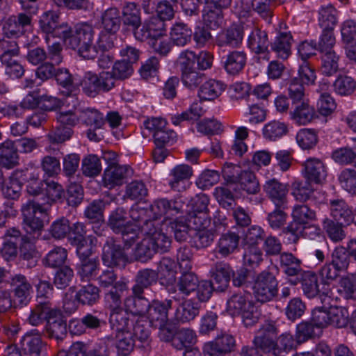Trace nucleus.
I'll return each mask as SVG.
<instances>
[{
  "label": "nucleus",
  "instance_id": "f257e3e1",
  "mask_svg": "<svg viewBox=\"0 0 356 356\" xmlns=\"http://www.w3.org/2000/svg\"><path fill=\"white\" fill-rule=\"evenodd\" d=\"M95 31L88 24H78L74 27L69 47L78 49L79 55L86 59H94L97 57L96 47L92 46Z\"/></svg>",
  "mask_w": 356,
  "mask_h": 356
},
{
  "label": "nucleus",
  "instance_id": "f03ea898",
  "mask_svg": "<svg viewBox=\"0 0 356 356\" xmlns=\"http://www.w3.org/2000/svg\"><path fill=\"white\" fill-rule=\"evenodd\" d=\"M47 207L40 203L39 200H29L23 205V223L27 233L32 234L43 228L44 222L47 219Z\"/></svg>",
  "mask_w": 356,
  "mask_h": 356
},
{
  "label": "nucleus",
  "instance_id": "7ed1b4c3",
  "mask_svg": "<svg viewBox=\"0 0 356 356\" xmlns=\"http://www.w3.org/2000/svg\"><path fill=\"white\" fill-rule=\"evenodd\" d=\"M78 83L87 96L95 97L102 92H108L113 88V77L110 72H102L98 75L87 72Z\"/></svg>",
  "mask_w": 356,
  "mask_h": 356
},
{
  "label": "nucleus",
  "instance_id": "20e7f679",
  "mask_svg": "<svg viewBox=\"0 0 356 356\" xmlns=\"http://www.w3.org/2000/svg\"><path fill=\"white\" fill-rule=\"evenodd\" d=\"M275 276L264 270L257 275L252 286L253 294L257 301L266 302L273 300L278 292Z\"/></svg>",
  "mask_w": 356,
  "mask_h": 356
},
{
  "label": "nucleus",
  "instance_id": "39448f33",
  "mask_svg": "<svg viewBox=\"0 0 356 356\" xmlns=\"http://www.w3.org/2000/svg\"><path fill=\"white\" fill-rule=\"evenodd\" d=\"M185 202L181 197H176L169 200L166 198L155 200L149 208L153 220L156 225H159L157 220L164 216L165 219H170L171 217L181 212Z\"/></svg>",
  "mask_w": 356,
  "mask_h": 356
},
{
  "label": "nucleus",
  "instance_id": "423d86ee",
  "mask_svg": "<svg viewBox=\"0 0 356 356\" xmlns=\"http://www.w3.org/2000/svg\"><path fill=\"white\" fill-rule=\"evenodd\" d=\"M278 332L275 321H266L255 334L253 339L254 345L264 353L272 355L275 343V339Z\"/></svg>",
  "mask_w": 356,
  "mask_h": 356
},
{
  "label": "nucleus",
  "instance_id": "0eeeda50",
  "mask_svg": "<svg viewBox=\"0 0 356 356\" xmlns=\"http://www.w3.org/2000/svg\"><path fill=\"white\" fill-rule=\"evenodd\" d=\"M31 15L19 13L4 19L3 34L7 38H18L32 28Z\"/></svg>",
  "mask_w": 356,
  "mask_h": 356
},
{
  "label": "nucleus",
  "instance_id": "6e6552de",
  "mask_svg": "<svg viewBox=\"0 0 356 356\" xmlns=\"http://www.w3.org/2000/svg\"><path fill=\"white\" fill-rule=\"evenodd\" d=\"M140 26L141 28L136 30L134 32V36L138 40H153L166 35L165 24L158 17H150L149 19H145Z\"/></svg>",
  "mask_w": 356,
  "mask_h": 356
},
{
  "label": "nucleus",
  "instance_id": "1a4fd4ad",
  "mask_svg": "<svg viewBox=\"0 0 356 356\" xmlns=\"http://www.w3.org/2000/svg\"><path fill=\"white\" fill-rule=\"evenodd\" d=\"M103 264L108 267L124 266L127 257L121 245L117 244L112 238H108L102 248Z\"/></svg>",
  "mask_w": 356,
  "mask_h": 356
},
{
  "label": "nucleus",
  "instance_id": "9d476101",
  "mask_svg": "<svg viewBox=\"0 0 356 356\" xmlns=\"http://www.w3.org/2000/svg\"><path fill=\"white\" fill-rule=\"evenodd\" d=\"M302 173L307 181L321 184L325 180L327 167L322 160L310 157L302 163Z\"/></svg>",
  "mask_w": 356,
  "mask_h": 356
},
{
  "label": "nucleus",
  "instance_id": "9b49d317",
  "mask_svg": "<svg viewBox=\"0 0 356 356\" xmlns=\"http://www.w3.org/2000/svg\"><path fill=\"white\" fill-rule=\"evenodd\" d=\"M14 304L19 307L26 306L31 298L32 286L26 277L21 274L15 275L11 279Z\"/></svg>",
  "mask_w": 356,
  "mask_h": 356
},
{
  "label": "nucleus",
  "instance_id": "f8f14e48",
  "mask_svg": "<svg viewBox=\"0 0 356 356\" xmlns=\"http://www.w3.org/2000/svg\"><path fill=\"white\" fill-rule=\"evenodd\" d=\"M225 179L229 182V186L236 184L239 189L248 194H257L259 191V184L255 175L250 170L241 171L237 175H229L224 171Z\"/></svg>",
  "mask_w": 356,
  "mask_h": 356
},
{
  "label": "nucleus",
  "instance_id": "ddd939ff",
  "mask_svg": "<svg viewBox=\"0 0 356 356\" xmlns=\"http://www.w3.org/2000/svg\"><path fill=\"white\" fill-rule=\"evenodd\" d=\"M171 300L160 301L154 300L149 302V307L145 312L147 318L152 327L164 325L168 320V310L172 307Z\"/></svg>",
  "mask_w": 356,
  "mask_h": 356
},
{
  "label": "nucleus",
  "instance_id": "4468645a",
  "mask_svg": "<svg viewBox=\"0 0 356 356\" xmlns=\"http://www.w3.org/2000/svg\"><path fill=\"white\" fill-rule=\"evenodd\" d=\"M264 191L275 207L285 209L287 207L288 185L275 179L267 180L264 185Z\"/></svg>",
  "mask_w": 356,
  "mask_h": 356
},
{
  "label": "nucleus",
  "instance_id": "2eb2a0df",
  "mask_svg": "<svg viewBox=\"0 0 356 356\" xmlns=\"http://www.w3.org/2000/svg\"><path fill=\"white\" fill-rule=\"evenodd\" d=\"M193 173V168L187 164L175 165L169 173V186L175 191L181 192L185 191Z\"/></svg>",
  "mask_w": 356,
  "mask_h": 356
},
{
  "label": "nucleus",
  "instance_id": "dca6fc26",
  "mask_svg": "<svg viewBox=\"0 0 356 356\" xmlns=\"http://www.w3.org/2000/svg\"><path fill=\"white\" fill-rule=\"evenodd\" d=\"M243 36V27L233 24L218 34L216 44L220 47L238 48L242 44Z\"/></svg>",
  "mask_w": 356,
  "mask_h": 356
},
{
  "label": "nucleus",
  "instance_id": "f3484780",
  "mask_svg": "<svg viewBox=\"0 0 356 356\" xmlns=\"http://www.w3.org/2000/svg\"><path fill=\"white\" fill-rule=\"evenodd\" d=\"M268 38L265 31L254 27L248 38V47L252 52L257 55H263V58L269 60Z\"/></svg>",
  "mask_w": 356,
  "mask_h": 356
},
{
  "label": "nucleus",
  "instance_id": "a211bd4d",
  "mask_svg": "<svg viewBox=\"0 0 356 356\" xmlns=\"http://www.w3.org/2000/svg\"><path fill=\"white\" fill-rule=\"evenodd\" d=\"M159 225L147 224L142 229L145 236H148L156 252H166L171 245V239L159 227Z\"/></svg>",
  "mask_w": 356,
  "mask_h": 356
},
{
  "label": "nucleus",
  "instance_id": "6ab92c4d",
  "mask_svg": "<svg viewBox=\"0 0 356 356\" xmlns=\"http://www.w3.org/2000/svg\"><path fill=\"white\" fill-rule=\"evenodd\" d=\"M233 270L227 263L224 261L216 262L210 270L211 283L219 291H225L228 286Z\"/></svg>",
  "mask_w": 356,
  "mask_h": 356
},
{
  "label": "nucleus",
  "instance_id": "aec40b11",
  "mask_svg": "<svg viewBox=\"0 0 356 356\" xmlns=\"http://www.w3.org/2000/svg\"><path fill=\"white\" fill-rule=\"evenodd\" d=\"M330 214L334 220L344 225H349L355 222L353 208L343 199L331 200L330 201Z\"/></svg>",
  "mask_w": 356,
  "mask_h": 356
},
{
  "label": "nucleus",
  "instance_id": "412c9836",
  "mask_svg": "<svg viewBox=\"0 0 356 356\" xmlns=\"http://www.w3.org/2000/svg\"><path fill=\"white\" fill-rule=\"evenodd\" d=\"M135 316H131L123 309L112 310L110 314L109 323L111 329L117 333L131 331L135 323Z\"/></svg>",
  "mask_w": 356,
  "mask_h": 356
},
{
  "label": "nucleus",
  "instance_id": "4be33fe9",
  "mask_svg": "<svg viewBox=\"0 0 356 356\" xmlns=\"http://www.w3.org/2000/svg\"><path fill=\"white\" fill-rule=\"evenodd\" d=\"M247 59V54L245 51H231L222 57L224 69L229 74H238L244 69Z\"/></svg>",
  "mask_w": 356,
  "mask_h": 356
},
{
  "label": "nucleus",
  "instance_id": "5701e85b",
  "mask_svg": "<svg viewBox=\"0 0 356 356\" xmlns=\"http://www.w3.org/2000/svg\"><path fill=\"white\" fill-rule=\"evenodd\" d=\"M20 344L29 356H41L45 348V343L42 340L40 332L33 329L26 332L21 339Z\"/></svg>",
  "mask_w": 356,
  "mask_h": 356
},
{
  "label": "nucleus",
  "instance_id": "b1692460",
  "mask_svg": "<svg viewBox=\"0 0 356 356\" xmlns=\"http://www.w3.org/2000/svg\"><path fill=\"white\" fill-rule=\"evenodd\" d=\"M129 170V168L127 165H111L104 170L102 178L103 186L111 189L115 186L122 185Z\"/></svg>",
  "mask_w": 356,
  "mask_h": 356
},
{
  "label": "nucleus",
  "instance_id": "393cba45",
  "mask_svg": "<svg viewBox=\"0 0 356 356\" xmlns=\"http://www.w3.org/2000/svg\"><path fill=\"white\" fill-rule=\"evenodd\" d=\"M239 241L240 236L238 234L228 231L220 236L214 251L222 257H227L238 250Z\"/></svg>",
  "mask_w": 356,
  "mask_h": 356
},
{
  "label": "nucleus",
  "instance_id": "a878e982",
  "mask_svg": "<svg viewBox=\"0 0 356 356\" xmlns=\"http://www.w3.org/2000/svg\"><path fill=\"white\" fill-rule=\"evenodd\" d=\"M45 330L50 337L56 339H62L67 332V325L63 321L60 311L56 307L49 316V319L45 325Z\"/></svg>",
  "mask_w": 356,
  "mask_h": 356
},
{
  "label": "nucleus",
  "instance_id": "bb28decb",
  "mask_svg": "<svg viewBox=\"0 0 356 356\" xmlns=\"http://www.w3.org/2000/svg\"><path fill=\"white\" fill-rule=\"evenodd\" d=\"M18 149L15 143L6 140L0 143V165L11 169L19 164Z\"/></svg>",
  "mask_w": 356,
  "mask_h": 356
},
{
  "label": "nucleus",
  "instance_id": "cd10ccee",
  "mask_svg": "<svg viewBox=\"0 0 356 356\" xmlns=\"http://www.w3.org/2000/svg\"><path fill=\"white\" fill-rule=\"evenodd\" d=\"M158 273L150 268L140 270L135 277V284L131 288L133 294L140 295L144 291L157 282Z\"/></svg>",
  "mask_w": 356,
  "mask_h": 356
},
{
  "label": "nucleus",
  "instance_id": "c85d7f7f",
  "mask_svg": "<svg viewBox=\"0 0 356 356\" xmlns=\"http://www.w3.org/2000/svg\"><path fill=\"white\" fill-rule=\"evenodd\" d=\"M55 308L49 300H38V304L31 310L27 321L33 326H38L44 321L47 323Z\"/></svg>",
  "mask_w": 356,
  "mask_h": 356
},
{
  "label": "nucleus",
  "instance_id": "c756f323",
  "mask_svg": "<svg viewBox=\"0 0 356 356\" xmlns=\"http://www.w3.org/2000/svg\"><path fill=\"white\" fill-rule=\"evenodd\" d=\"M293 41L291 32H279L271 43V49L277 57L282 59H287L291 54Z\"/></svg>",
  "mask_w": 356,
  "mask_h": 356
},
{
  "label": "nucleus",
  "instance_id": "7c9ffc66",
  "mask_svg": "<svg viewBox=\"0 0 356 356\" xmlns=\"http://www.w3.org/2000/svg\"><path fill=\"white\" fill-rule=\"evenodd\" d=\"M122 21L124 26L131 28L134 33L141 25L140 10L138 6L133 2H126L122 7Z\"/></svg>",
  "mask_w": 356,
  "mask_h": 356
},
{
  "label": "nucleus",
  "instance_id": "2f4dec72",
  "mask_svg": "<svg viewBox=\"0 0 356 356\" xmlns=\"http://www.w3.org/2000/svg\"><path fill=\"white\" fill-rule=\"evenodd\" d=\"M250 294L243 292L232 294L227 301V311L232 316H239L252 304Z\"/></svg>",
  "mask_w": 356,
  "mask_h": 356
},
{
  "label": "nucleus",
  "instance_id": "473e14b6",
  "mask_svg": "<svg viewBox=\"0 0 356 356\" xmlns=\"http://www.w3.org/2000/svg\"><path fill=\"white\" fill-rule=\"evenodd\" d=\"M293 111L290 112L291 119L300 125H305L315 117V110L307 102L302 101L296 104Z\"/></svg>",
  "mask_w": 356,
  "mask_h": 356
},
{
  "label": "nucleus",
  "instance_id": "72a5a7b5",
  "mask_svg": "<svg viewBox=\"0 0 356 356\" xmlns=\"http://www.w3.org/2000/svg\"><path fill=\"white\" fill-rule=\"evenodd\" d=\"M124 307L127 312L134 316H143L149 307V300L143 296V294H133L127 297L124 300Z\"/></svg>",
  "mask_w": 356,
  "mask_h": 356
},
{
  "label": "nucleus",
  "instance_id": "f704fd0d",
  "mask_svg": "<svg viewBox=\"0 0 356 356\" xmlns=\"http://www.w3.org/2000/svg\"><path fill=\"white\" fill-rule=\"evenodd\" d=\"M54 77L60 86L66 90L67 96H74L79 91V83L68 71L65 68H60L56 71Z\"/></svg>",
  "mask_w": 356,
  "mask_h": 356
},
{
  "label": "nucleus",
  "instance_id": "c9c22d12",
  "mask_svg": "<svg viewBox=\"0 0 356 356\" xmlns=\"http://www.w3.org/2000/svg\"><path fill=\"white\" fill-rule=\"evenodd\" d=\"M287 133V124L278 120H272L266 123L262 129L263 137L268 141L280 140L286 135Z\"/></svg>",
  "mask_w": 356,
  "mask_h": 356
},
{
  "label": "nucleus",
  "instance_id": "e433bc0d",
  "mask_svg": "<svg viewBox=\"0 0 356 356\" xmlns=\"http://www.w3.org/2000/svg\"><path fill=\"white\" fill-rule=\"evenodd\" d=\"M199 314V307L191 300H186L177 307L175 320L178 323H186L193 320Z\"/></svg>",
  "mask_w": 356,
  "mask_h": 356
},
{
  "label": "nucleus",
  "instance_id": "4c0bfd02",
  "mask_svg": "<svg viewBox=\"0 0 356 356\" xmlns=\"http://www.w3.org/2000/svg\"><path fill=\"white\" fill-rule=\"evenodd\" d=\"M72 243L76 247V252L79 259H88L95 252L97 245V238L89 235L86 238H73Z\"/></svg>",
  "mask_w": 356,
  "mask_h": 356
},
{
  "label": "nucleus",
  "instance_id": "58836bf2",
  "mask_svg": "<svg viewBox=\"0 0 356 356\" xmlns=\"http://www.w3.org/2000/svg\"><path fill=\"white\" fill-rule=\"evenodd\" d=\"M107 347L104 343L96 344L92 348L87 350L82 342L74 343L70 346V356H106Z\"/></svg>",
  "mask_w": 356,
  "mask_h": 356
},
{
  "label": "nucleus",
  "instance_id": "ea45409f",
  "mask_svg": "<svg viewBox=\"0 0 356 356\" xmlns=\"http://www.w3.org/2000/svg\"><path fill=\"white\" fill-rule=\"evenodd\" d=\"M170 35L175 45L183 47L191 41L192 31L186 24L177 22L171 27Z\"/></svg>",
  "mask_w": 356,
  "mask_h": 356
},
{
  "label": "nucleus",
  "instance_id": "a19ab883",
  "mask_svg": "<svg viewBox=\"0 0 356 356\" xmlns=\"http://www.w3.org/2000/svg\"><path fill=\"white\" fill-rule=\"evenodd\" d=\"M46 186L44 188V197L42 198L43 206L47 207L52 202L61 200L65 194L63 186L54 181H44Z\"/></svg>",
  "mask_w": 356,
  "mask_h": 356
},
{
  "label": "nucleus",
  "instance_id": "79ce46f5",
  "mask_svg": "<svg viewBox=\"0 0 356 356\" xmlns=\"http://www.w3.org/2000/svg\"><path fill=\"white\" fill-rule=\"evenodd\" d=\"M118 276L112 269H106L95 278L98 285L101 288L106 289L112 287L119 290H126L127 284L122 280H117Z\"/></svg>",
  "mask_w": 356,
  "mask_h": 356
},
{
  "label": "nucleus",
  "instance_id": "37998d69",
  "mask_svg": "<svg viewBox=\"0 0 356 356\" xmlns=\"http://www.w3.org/2000/svg\"><path fill=\"white\" fill-rule=\"evenodd\" d=\"M223 90V84L220 81L209 79L200 86L198 96L202 100L211 101L217 98Z\"/></svg>",
  "mask_w": 356,
  "mask_h": 356
},
{
  "label": "nucleus",
  "instance_id": "c03bdc74",
  "mask_svg": "<svg viewBox=\"0 0 356 356\" xmlns=\"http://www.w3.org/2000/svg\"><path fill=\"white\" fill-rule=\"evenodd\" d=\"M280 267L288 276L298 275L301 271V261L293 254L283 252L280 256Z\"/></svg>",
  "mask_w": 356,
  "mask_h": 356
},
{
  "label": "nucleus",
  "instance_id": "a18cd8bd",
  "mask_svg": "<svg viewBox=\"0 0 356 356\" xmlns=\"http://www.w3.org/2000/svg\"><path fill=\"white\" fill-rule=\"evenodd\" d=\"M337 23V11L329 4L322 6L318 12V24L323 30H334Z\"/></svg>",
  "mask_w": 356,
  "mask_h": 356
},
{
  "label": "nucleus",
  "instance_id": "49530a36",
  "mask_svg": "<svg viewBox=\"0 0 356 356\" xmlns=\"http://www.w3.org/2000/svg\"><path fill=\"white\" fill-rule=\"evenodd\" d=\"M301 288L304 295L308 298H314L319 294L317 275L306 271L301 274Z\"/></svg>",
  "mask_w": 356,
  "mask_h": 356
},
{
  "label": "nucleus",
  "instance_id": "de8ad7c7",
  "mask_svg": "<svg viewBox=\"0 0 356 356\" xmlns=\"http://www.w3.org/2000/svg\"><path fill=\"white\" fill-rule=\"evenodd\" d=\"M102 24L108 33H115L120 27V12L116 8L106 9L101 17Z\"/></svg>",
  "mask_w": 356,
  "mask_h": 356
},
{
  "label": "nucleus",
  "instance_id": "09e8293b",
  "mask_svg": "<svg viewBox=\"0 0 356 356\" xmlns=\"http://www.w3.org/2000/svg\"><path fill=\"white\" fill-rule=\"evenodd\" d=\"M197 336L194 330L189 328H181L175 335L173 347L177 350L191 348L196 343Z\"/></svg>",
  "mask_w": 356,
  "mask_h": 356
},
{
  "label": "nucleus",
  "instance_id": "8fccbe9b",
  "mask_svg": "<svg viewBox=\"0 0 356 356\" xmlns=\"http://www.w3.org/2000/svg\"><path fill=\"white\" fill-rule=\"evenodd\" d=\"M177 264L176 262L169 258L163 257L160 261L157 273L160 275L161 280H165L166 284H172L175 281L177 274Z\"/></svg>",
  "mask_w": 356,
  "mask_h": 356
},
{
  "label": "nucleus",
  "instance_id": "3c124183",
  "mask_svg": "<svg viewBox=\"0 0 356 356\" xmlns=\"http://www.w3.org/2000/svg\"><path fill=\"white\" fill-rule=\"evenodd\" d=\"M132 337L140 344V346L145 348L149 346L151 342L150 330L143 320H136L131 326Z\"/></svg>",
  "mask_w": 356,
  "mask_h": 356
},
{
  "label": "nucleus",
  "instance_id": "603ef678",
  "mask_svg": "<svg viewBox=\"0 0 356 356\" xmlns=\"http://www.w3.org/2000/svg\"><path fill=\"white\" fill-rule=\"evenodd\" d=\"M59 19V15L52 10L46 11L40 16L39 25L42 31L46 34L45 38H51V35L60 23Z\"/></svg>",
  "mask_w": 356,
  "mask_h": 356
},
{
  "label": "nucleus",
  "instance_id": "864d4df0",
  "mask_svg": "<svg viewBox=\"0 0 356 356\" xmlns=\"http://www.w3.org/2000/svg\"><path fill=\"white\" fill-rule=\"evenodd\" d=\"M198 277L193 273H183L177 283V289L181 295L188 296L198 286Z\"/></svg>",
  "mask_w": 356,
  "mask_h": 356
},
{
  "label": "nucleus",
  "instance_id": "5fc2aeb1",
  "mask_svg": "<svg viewBox=\"0 0 356 356\" xmlns=\"http://www.w3.org/2000/svg\"><path fill=\"white\" fill-rule=\"evenodd\" d=\"M334 161L339 165L353 164L356 168V147H344L334 150L331 156Z\"/></svg>",
  "mask_w": 356,
  "mask_h": 356
},
{
  "label": "nucleus",
  "instance_id": "6e6d98bb",
  "mask_svg": "<svg viewBox=\"0 0 356 356\" xmlns=\"http://www.w3.org/2000/svg\"><path fill=\"white\" fill-rule=\"evenodd\" d=\"M296 346L293 336L288 332L280 335L275 343L273 356H286Z\"/></svg>",
  "mask_w": 356,
  "mask_h": 356
},
{
  "label": "nucleus",
  "instance_id": "4d7b16f0",
  "mask_svg": "<svg viewBox=\"0 0 356 356\" xmlns=\"http://www.w3.org/2000/svg\"><path fill=\"white\" fill-rule=\"evenodd\" d=\"M76 298L82 305H93L99 299V289L93 284H87L79 290Z\"/></svg>",
  "mask_w": 356,
  "mask_h": 356
},
{
  "label": "nucleus",
  "instance_id": "13d9d810",
  "mask_svg": "<svg viewBox=\"0 0 356 356\" xmlns=\"http://www.w3.org/2000/svg\"><path fill=\"white\" fill-rule=\"evenodd\" d=\"M78 274L83 281L95 279L99 265L97 258L81 259Z\"/></svg>",
  "mask_w": 356,
  "mask_h": 356
},
{
  "label": "nucleus",
  "instance_id": "bf43d9fd",
  "mask_svg": "<svg viewBox=\"0 0 356 356\" xmlns=\"http://www.w3.org/2000/svg\"><path fill=\"white\" fill-rule=\"evenodd\" d=\"M264 229L258 225H252L244 232L242 243L243 247H258L260 241L264 239Z\"/></svg>",
  "mask_w": 356,
  "mask_h": 356
},
{
  "label": "nucleus",
  "instance_id": "052dcab7",
  "mask_svg": "<svg viewBox=\"0 0 356 356\" xmlns=\"http://www.w3.org/2000/svg\"><path fill=\"white\" fill-rule=\"evenodd\" d=\"M156 252L149 236H144L140 242L136 245L134 255L137 260L146 262L151 259Z\"/></svg>",
  "mask_w": 356,
  "mask_h": 356
},
{
  "label": "nucleus",
  "instance_id": "680f3d73",
  "mask_svg": "<svg viewBox=\"0 0 356 356\" xmlns=\"http://www.w3.org/2000/svg\"><path fill=\"white\" fill-rule=\"evenodd\" d=\"M115 337L118 354L122 356L129 355L135 346V339L132 337L131 331L117 333Z\"/></svg>",
  "mask_w": 356,
  "mask_h": 356
},
{
  "label": "nucleus",
  "instance_id": "e2e57ef3",
  "mask_svg": "<svg viewBox=\"0 0 356 356\" xmlns=\"http://www.w3.org/2000/svg\"><path fill=\"white\" fill-rule=\"evenodd\" d=\"M67 257V252L65 248L60 246L55 247L50 250L44 257V264L51 268H58L63 266Z\"/></svg>",
  "mask_w": 356,
  "mask_h": 356
},
{
  "label": "nucleus",
  "instance_id": "0e129e2a",
  "mask_svg": "<svg viewBox=\"0 0 356 356\" xmlns=\"http://www.w3.org/2000/svg\"><path fill=\"white\" fill-rule=\"evenodd\" d=\"M293 220L305 227V225L315 220L316 212L307 204H296L291 213Z\"/></svg>",
  "mask_w": 356,
  "mask_h": 356
},
{
  "label": "nucleus",
  "instance_id": "69168bd1",
  "mask_svg": "<svg viewBox=\"0 0 356 356\" xmlns=\"http://www.w3.org/2000/svg\"><path fill=\"white\" fill-rule=\"evenodd\" d=\"M296 141L302 149H310L318 143V135L315 130L312 129H301L296 134Z\"/></svg>",
  "mask_w": 356,
  "mask_h": 356
},
{
  "label": "nucleus",
  "instance_id": "338daca9",
  "mask_svg": "<svg viewBox=\"0 0 356 356\" xmlns=\"http://www.w3.org/2000/svg\"><path fill=\"white\" fill-rule=\"evenodd\" d=\"M313 182H309L305 179V181H294L292 184V195L295 199L300 202H306L308 200L314 193V189L311 184Z\"/></svg>",
  "mask_w": 356,
  "mask_h": 356
},
{
  "label": "nucleus",
  "instance_id": "774afa93",
  "mask_svg": "<svg viewBox=\"0 0 356 356\" xmlns=\"http://www.w3.org/2000/svg\"><path fill=\"white\" fill-rule=\"evenodd\" d=\"M330 325L337 327H345L350 323L348 310L342 307H330Z\"/></svg>",
  "mask_w": 356,
  "mask_h": 356
}]
</instances>
